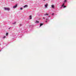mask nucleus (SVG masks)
<instances>
[{"mask_svg": "<svg viewBox=\"0 0 76 76\" xmlns=\"http://www.w3.org/2000/svg\"><path fill=\"white\" fill-rule=\"evenodd\" d=\"M4 9L6 10H10V8H4Z\"/></svg>", "mask_w": 76, "mask_h": 76, "instance_id": "nucleus-1", "label": "nucleus"}, {"mask_svg": "<svg viewBox=\"0 0 76 76\" xmlns=\"http://www.w3.org/2000/svg\"><path fill=\"white\" fill-rule=\"evenodd\" d=\"M0 51H1V50H0Z\"/></svg>", "mask_w": 76, "mask_h": 76, "instance_id": "nucleus-22", "label": "nucleus"}, {"mask_svg": "<svg viewBox=\"0 0 76 76\" xmlns=\"http://www.w3.org/2000/svg\"><path fill=\"white\" fill-rule=\"evenodd\" d=\"M43 19H45V18H43Z\"/></svg>", "mask_w": 76, "mask_h": 76, "instance_id": "nucleus-19", "label": "nucleus"}, {"mask_svg": "<svg viewBox=\"0 0 76 76\" xmlns=\"http://www.w3.org/2000/svg\"><path fill=\"white\" fill-rule=\"evenodd\" d=\"M31 17H32V16L31 15V16H30V18L31 19H32V18H31Z\"/></svg>", "mask_w": 76, "mask_h": 76, "instance_id": "nucleus-9", "label": "nucleus"}, {"mask_svg": "<svg viewBox=\"0 0 76 76\" xmlns=\"http://www.w3.org/2000/svg\"><path fill=\"white\" fill-rule=\"evenodd\" d=\"M23 10V8H20V10Z\"/></svg>", "mask_w": 76, "mask_h": 76, "instance_id": "nucleus-13", "label": "nucleus"}, {"mask_svg": "<svg viewBox=\"0 0 76 76\" xmlns=\"http://www.w3.org/2000/svg\"><path fill=\"white\" fill-rule=\"evenodd\" d=\"M64 5V3L62 4V7H63Z\"/></svg>", "mask_w": 76, "mask_h": 76, "instance_id": "nucleus-7", "label": "nucleus"}, {"mask_svg": "<svg viewBox=\"0 0 76 76\" xmlns=\"http://www.w3.org/2000/svg\"><path fill=\"white\" fill-rule=\"evenodd\" d=\"M45 22H47V21H46Z\"/></svg>", "mask_w": 76, "mask_h": 76, "instance_id": "nucleus-17", "label": "nucleus"}, {"mask_svg": "<svg viewBox=\"0 0 76 76\" xmlns=\"http://www.w3.org/2000/svg\"><path fill=\"white\" fill-rule=\"evenodd\" d=\"M18 6V4H16V5H15L14 7H13V8H16V7Z\"/></svg>", "mask_w": 76, "mask_h": 76, "instance_id": "nucleus-2", "label": "nucleus"}, {"mask_svg": "<svg viewBox=\"0 0 76 76\" xmlns=\"http://www.w3.org/2000/svg\"><path fill=\"white\" fill-rule=\"evenodd\" d=\"M28 7V5H26L25 6H24L23 7V8H25L26 7Z\"/></svg>", "mask_w": 76, "mask_h": 76, "instance_id": "nucleus-4", "label": "nucleus"}, {"mask_svg": "<svg viewBox=\"0 0 76 76\" xmlns=\"http://www.w3.org/2000/svg\"><path fill=\"white\" fill-rule=\"evenodd\" d=\"M44 1H45V0H43Z\"/></svg>", "mask_w": 76, "mask_h": 76, "instance_id": "nucleus-21", "label": "nucleus"}, {"mask_svg": "<svg viewBox=\"0 0 76 76\" xmlns=\"http://www.w3.org/2000/svg\"><path fill=\"white\" fill-rule=\"evenodd\" d=\"M20 26H21V25H22L20 24Z\"/></svg>", "mask_w": 76, "mask_h": 76, "instance_id": "nucleus-20", "label": "nucleus"}, {"mask_svg": "<svg viewBox=\"0 0 76 76\" xmlns=\"http://www.w3.org/2000/svg\"><path fill=\"white\" fill-rule=\"evenodd\" d=\"M43 25V24H42V23L40 24V27L41 26H42V25Z\"/></svg>", "mask_w": 76, "mask_h": 76, "instance_id": "nucleus-6", "label": "nucleus"}, {"mask_svg": "<svg viewBox=\"0 0 76 76\" xmlns=\"http://www.w3.org/2000/svg\"><path fill=\"white\" fill-rule=\"evenodd\" d=\"M66 1H67L66 0H65L64 1V3H65V2H66Z\"/></svg>", "mask_w": 76, "mask_h": 76, "instance_id": "nucleus-12", "label": "nucleus"}, {"mask_svg": "<svg viewBox=\"0 0 76 76\" xmlns=\"http://www.w3.org/2000/svg\"><path fill=\"white\" fill-rule=\"evenodd\" d=\"M6 38V37H3V38Z\"/></svg>", "mask_w": 76, "mask_h": 76, "instance_id": "nucleus-16", "label": "nucleus"}, {"mask_svg": "<svg viewBox=\"0 0 76 76\" xmlns=\"http://www.w3.org/2000/svg\"><path fill=\"white\" fill-rule=\"evenodd\" d=\"M9 35V34L7 33L6 34V36H7V35Z\"/></svg>", "mask_w": 76, "mask_h": 76, "instance_id": "nucleus-8", "label": "nucleus"}, {"mask_svg": "<svg viewBox=\"0 0 76 76\" xmlns=\"http://www.w3.org/2000/svg\"><path fill=\"white\" fill-rule=\"evenodd\" d=\"M63 7H64V8H65V7H66V6H63Z\"/></svg>", "mask_w": 76, "mask_h": 76, "instance_id": "nucleus-10", "label": "nucleus"}, {"mask_svg": "<svg viewBox=\"0 0 76 76\" xmlns=\"http://www.w3.org/2000/svg\"><path fill=\"white\" fill-rule=\"evenodd\" d=\"M45 16V15H48V14H45L44 15Z\"/></svg>", "mask_w": 76, "mask_h": 76, "instance_id": "nucleus-11", "label": "nucleus"}, {"mask_svg": "<svg viewBox=\"0 0 76 76\" xmlns=\"http://www.w3.org/2000/svg\"><path fill=\"white\" fill-rule=\"evenodd\" d=\"M46 20H47V19H46Z\"/></svg>", "mask_w": 76, "mask_h": 76, "instance_id": "nucleus-23", "label": "nucleus"}, {"mask_svg": "<svg viewBox=\"0 0 76 76\" xmlns=\"http://www.w3.org/2000/svg\"><path fill=\"white\" fill-rule=\"evenodd\" d=\"M52 8H53V9H54V5H52Z\"/></svg>", "mask_w": 76, "mask_h": 76, "instance_id": "nucleus-5", "label": "nucleus"}, {"mask_svg": "<svg viewBox=\"0 0 76 76\" xmlns=\"http://www.w3.org/2000/svg\"><path fill=\"white\" fill-rule=\"evenodd\" d=\"M15 23H16V22H15V23H13V24H15Z\"/></svg>", "mask_w": 76, "mask_h": 76, "instance_id": "nucleus-18", "label": "nucleus"}, {"mask_svg": "<svg viewBox=\"0 0 76 76\" xmlns=\"http://www.w3.org/2000/svg\"><path fill=\"white\" fill-rule=\"evenodd\" d=\"M36 22H37V23H39V21H38L37 22V21H36Z\"/></svg>", "mask_w": 76, "mask_h": 76, "instance_id": "nucleus-14", "label": "nucleus"}, {"mask_svg": "<svg viewBox=\"0 0 76 76\" xmlns=\"http://www.w3.org/2000/svg\"><path fill=\"white\" fill-rule=\"evenodd\" d=\"M45 6L46 8H47V6H48V4H46L45 5Z\"/></svg>", "mask_w": 76, "mask_h": 76, "instance_id": "nucleus-3", "label": "nucleus"}, {"mask_svg": "<svg viewBox=\"0 0 76 76\" xmlns=\"http://www.w3.org/2000/svg\"><path fill=\"white\" fill-rule=\"evenodd\" d=\"M54 15V13H53L52 14V15Z\"/></svg>", "mask_w": 76, "mask_h": 76, "instance_id": "nucleus-15", "label": "nucleus"}]
</instances>
